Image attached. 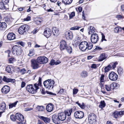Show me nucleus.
Returning <instances> with one entry per match:
<instances>
[{"label": "nucleus", "instance_id": "nucleus-31", "mask_svg": "<svg viewBox=\"0 0 124 124\" xmlns=\"http://www.w3.org/2000/svg\"><path fill=\"white\" fill-rule=\"evenodd\" d=\"M0 27V29L2 30H4L7 27V25L6 24L5 22H2V24Z\"/></svg>", "mask_w": 124, "mask_h": 124}, {"label": "nucleus", "instance_id": "nucleus-59", "mask_svg": "<svg viewBox=\"0 0 124 124\" xmlns=\"http://www.w3.org/2000/svg\"><path fill=\"white\" fill-rule=\"evenodd\" d=\"M41 78L40 77H39V82L38 84V86H40L41 84Z\"/></svg>", "mask_w": 124, "mask_h": 124}, {"label": "nucleus", "instance_id": "nucleus-32", "mask_svg": "<svg viewBox=\"0 0 124 124\" xmlns=\"http://www.w3.org/2000/svg\"><path fill=\"white\" fill-rule=\"evenodd\" d=\"M36 108L39 111H43L45 110L44 107L42 106H38L36 107Z\"/></svg>", "mask_w": 124, "mask_h": 124}, {"label": "nucleus", "instance_id": "nucleus-21", "mask_svg": "<svg viewBox=\"0 0 124 124\" xmlns=\"http://www.w3.org/2000/svg\"><path fill=\"white\" fill-rule=\"evenodd\" d=\"M53 107V105L52 104H49L47 105L46 109L48 112H51L52 110Z\"/></svg>", "mask_w": 124, "mask_h": 124}, {"label": "nucleus", "instance_id": "nucleus-26", "mask_svg": "<svg viewBox=\"0 0 124 124\" xmlns=\"http://www.w3.org/2000/svg\"><path fill=\"white\" fill-rule=\"evenodd\" d=\"M106 56L104 53L101 54L100 56L99 60V61H102L106 59Z\"/></svg>", "mask_w": 124, "mask_h": 124}, {"label": "nucleus", "instance_id": "nucleus-6", "mask_svg": "<svg viewBox=\"0 0 124 124\" xmlns=\"http://www.w3.org/2000/svg\"><path fill=\"white\" fill-rule=\"evenodd\" d=\"M31 62V67L33 69H36L39 67V64L37 60L32 59Z\"/></svg>", "mask_w": 124, "mask_h": 124}, {"label": "nucleus", "instance_id": "nucleus-30", "mask_svg": "<svg viewBox=\"0 0 124 124\" xmlns=\"http://www.w3.org/2000/svg\"><path fill=\"white\" fill-rule=\"evenodd\" d=\"M112 67L111 64L108 65L104 69L105 72L106 73L108 72L111 68Z\"/></svg>", "mask_w": 124, "mask_h": 124}, {"label": "nucleus", "instance_id": "nucleus-2", "mask_svg": "<svg viewBox=\"0 0 124 124\" xmlns=\"http://www.w3.org/2000/svg\"><path fill=\"white\" fill-rule=\"evenodd\" d=\"M39 88L38 85L37 84H35L34 86L32 85H28L26 87V90L32 94L36 93Z\"/></svg>", "mask_w": 124, "mask_h": 124}, {"label": "nucleus", "instance_id": "nucleus-24", "mask_svg": "<svg viewBox=\"0 0 124 124\" xmlns=\"http://www.w3.org/2000/svg\"><path fill=\"white\" fill-rule=\"evenodd\" d=\"M66 35L67 37L70 39H72L73 37L72 33L70 31L66 32Z\"/></svg>", "mask_w": 124, "mask_h": 124}, {"label": "nucleus", "instance_id": "nucleus-8", "mask_svg": "<svg viewBox=\"0 0 124 124\" xmlns=\"http://www.w3.org/2000/svg\"><path fill=\"white\" fill-rule=\"evenodd\" d=\"M27 25H23L21 26L19 28L18 32L20 34H22L26 32L28 30Z\"/></svg>", "mask_w": 124, "mask_h": 124}, {"label": "nucleus", "instance_id": "nucleus-4", "mask_svg": "<svg viewBox=\"0 0 124 124\" xmlns=\"http://www.w3.org/2000/svg\"><path fill=\"white\" fill-rule=\"evenodd\" d=\"M54 81L51 79H48L44 82L43 84L45 87L47 89L52 88L54 86Z\"/></svg>", "mask_w": 124, "mask_h": 124}, {"label": "nucleus", "instance_id": "nucleus-35", "mask_svg": "<svg viewBox=\"0 0 124 124\" xmlns=\"http://www.w3.org/2000/svg\"><path fill=\"white\" fill-rule=\"evenodd\" d=\"M0 9H6V6L4 4V3L2 2H0Z\"/></svg>", "mask_w": 124, "mask_h": 124}, {"label": "nucleus", "instance_id": "nucleus-46", "mask_svg": "<svg viewBox=\"0 0 124 124\" xmlns=\"http://www.w3.org/2000/svg\"><path fill=\"white\" fill-rule=\"evenodd\" d=\"M104 75L103 74H102L100 78V81L101 82H103L105 81L104 79Z\"/></svg>", "mask_w": 124, "mask_h": 124}, {"label": "nucleus", "instance_id": "nucleus-7", "mask_svg": "<svg viewBox=\"0 0 124 124\" xmlns=\"http://www.w3.org/2000/svg\"><path fill=\"white\" fill-rule=\"evenodd\" d=\"M37 60L39 63L40 64L46 63L48 61V59L45 56L38 57Z\"/></svg>", "mask_w": 124, "mask_h": 124}, {"label": "nucleus", "instance_id": "nucleus-42", "mask_svg": "<svg viewBox=\"0 0 124 124\" xmlns=\"http://www.w3.org/2000/svg\"><path fill=\"white\" fill-rule=\"evenodd\" d=\"M118 114V111H116L113 113V115L115 118H116L119 115Z\"/></svg>", "mask_w": 124, "mask_h": 124}, {"label": "nucleus", "instance_id": "nucleus-13", "mask_svg": "<svg viewBox=\"0 0 124 124\" xmlns=\"http://www.w3.org/2000/svg\"><path fill=\"white\" fill-rule=\"evenodd\" d=\"M52 31L51 30L48 28H46L45 29L44 31V35L47 38H49L51 35Z\"/></svg>", "mask_w": 124, "mask_h": 124}, {"label": "nucleus", "instance_id": "nucleus-5", "mask_svg": "<svg viewBox=\"0 0 124 124\" xmlns=\"http://www.w3.org/2000/svg\"><path fill=\"white\" fill-rule=\"evenodd\" d=\"M96 117L94 114H91L89 115L88 120L90 124H96Z\"/></svg>", "mask_w": 124, "mask_h": 124}, {"label": "nucleus", "instance_id": "nucleus-23", "mask_svg": "<svg viewBox=\"0 0 124 124\" xmlns=\"http://www.w3.org/2000/svg\"><path fill=\"white\" fill-rule=\"evenodd\" d=\"M39 117L45 123H49L50 122V119L47 117H46L41 116H39Z\"/></svg>", "mask_w": 124, "mask_h": 124}, {"label": "nucleus", "instance_id": "nucleus-33", "mask_svg": "<svg viewBox=\"0 0 124 124\" xmlns=\"http://www.w3.org/2000/svg\"><path fill=\"white\" fill-rule=\"evenodd\" d=\"M72 0H63L62 2L65 5H69L72 2Z\"/></svg>", "mask_w": 124, "mask_h": 124}, {"label": "nucleus", "instance_id": "nucleus-48", "mask_svg": "<svg viewBox=\"0 0 124 124\" xmlns=\"http://www.w3.org/2000/svg\"><path fill=\"white\" fill-rule=\"evenodd\" d=\"M26 72V70L24 68L20 70V72L22 74H24Z\"/></svg>", "mask_w": 124, "mask_h": 124}, {"label": "nucleus", "instance_id": "nucleus-55", "mask_svg": "<svg viewBox=\"0 0 124 124\" xmlns=\"http://www.w3.org/2000/svg\"><path fill=\"white\" fill-rule=\"evenodd\" d=\"M32 109V108H25L24 109L25 111H29L31 110Z\"/></svg>", "mask_w": 124, "mask_h": 124}, {"label": "nucleus", "instance_id": "nucleus-16", "mask_svg": "<svg viewBox=\"0 0 124 124\" xmlns=\"http://www.w3.org/2000/svg\"><path fill=\"white\" fill-rule=\"evenodd\" d=\"M58 115L60 121H64L66 118V114L64 112H62L59 113Z\"/></svg>", "mask_w": 124, "mask_h": 124}, {"label": "nucleus", "instance_id": "nucleus-29", "mask_svg": "<svg viewBox=\"0 0 124 124\" xmlns=\"http://www.w3.org/2000/svg\"><path fill=\"white\" fill-rule=\"evenodd\" d=\"M111 87H112V89L115 88L117 89L119 87V85L117 83H114L111 84Z\"/></svg>", "mask_w": 124, "mask_h": 124}, {"label": "nucleus", "instance_id": "nucleus-61", "mask_svg": "<svg viewBox=\"0 0 124 124\" xmlns=\"http://www.w3.org/2000/svg\"><path fill=\"white\" fill-rule=\"evenodd\" d=\"M95 49L96 50H97L100 51L102 49L99 46H96Z\"/></svg>", "mask_w": 124, "mask_h": 124}, {"label": "nucleus", "instance_id": "nucleus-20", "mask_svg": "<svg viewBox=\"0 0 124 124\" xmlns=\"http://www.w3.org/2000/svg\"><path fill=\"white\" fill-rule=\"evenodd\" d=\"M3 80L6 82L8 83L11 82L13 83L15 81V79L10 78L4 76L3 78Z\"/></svg>", "mask_w": 124, "mask_h": 124}, {"label": "nucleus", "instance_id": "nucleus-58", "mask_svg": "<svg viewBox=\"0 0 124 124\" xmlns=\"http://www.w3.org/2000/svg\"><path fill=\"white\" fill-rule=\"evenodd\" d=\"M91 67L92 68L95 69L97 67L96 65L95 64H93L92 65Z\"/></svg>", "mask_w": 124, "mask_h": 124}, {"label": "nucleus", "instance_id": "nucleus-37", "mask_svg": "<svg viewBox=\"0 0 124 124\" xmlns=\"http://www.w3.org/2000/svg\"><path fill=\"white\" fill-rule=\"evenodd\" d=\"M18 102V101H16L14 103L9 104V108H12L13 107H15Z\"/></svg>", "mask_w": 124, "mask_h": 124}, {"label": "nucleus", "instance_id": "nucleus-43", "mask_svg": "<svg viewBox=\"0 0 124 124\" xmlns=\"http://www.w3.org/2000/svg\"><path fill=\"white\" fill-rule=\"evenodd\" d=\"M80 28L81 27H80L76 26L71 28L70 29V30H79Z\"/></svg>", "mask_w": 124, "mask_h": 124}, {"label": "nucleus", "instance_id": "nucleus-9", "mask_svg": "<svg viewBox=\"0 0 124 124\" xmlns=\"http://www.w3.org/2000/svg\"><path fill=\"white\" fill-rule=\"evenodd\" d=\"M99 37L97 34L96 33H93L91 37V40L92 42L94 43H96L98 40Z\"/></svg>", "mask_w": 124, "mask_h": 124}, {"label": "nucleus", "instance_id": "nucleus-52", "mask_svg": "<svg viewBox=\"0 0 124 124\" xmlns=\"http://www.w3.org/2000/svg\"><path fill=\"white\" fill-rule=\"evenodd\" d=\"M118 113H119V115L120 116L124 114V111H121L119 112L118 111Z\"/></svg>", "mask_w": 124, "mask_h": 124}, {"label": "nucleus", "instance_id": "nucleus-49", "mask_svg": "<svg viewBox=\"0 0 124 124\" xmlns=\"http://www.w3.org/2000/svg\"><path fill=\"white\" fill-rule=\"evenodd\" d=\"M10 118L11 120L13 121H15L16 119L15 116L14 115H12L10 116Z\"/></svg>", "mask_w": 124, "mask_h": 124}, {"label": "nucleus", "instance_id": "nucleus-39", "mask_svg": "<svg viewBox=\"0 0 124 124\" xmlns=\"http://www.w3.org/2000/svg\"><path fill=\"white\" fill-rule=\"evenodd\" d=\"M117 72L119 74L122 75L123 73V69L121 67H119L118 68Z\"/></svg>", "mask_w": 124, "mask_h": 124}, {"label": "nucleus", "instance_id": "nucleus-12", "mask_svg": "<svg viewBox=\"0 0 124 124\" xmlns=\"http://www.w3.org/2000/svg\"><path fill=\"white\" fill-rule=\"evenodd\" d=\"M52 118L53 122L55 124H59L60 123V121L58 115H54L52 117Z\"/></svg>", "mask_w": 124, "mask_h": 124}, {"label": "nucleus", "instance_id": "nucleus-3", "mask_svg": "<svg viewBox=\"0 0 124 124\" xmlns=\"http://www.w3.org/2000/svg\"><path fill=\"white\" fill-rule=\"evenodd\" d=\"M12 51L14 54L19 55L22 54L23 50L20 46L16 45L12 48Z\"/></svg>", "mask_w": 124, "mask_h": 124}, {"label": "nucleus", "instance_id": "nucleus-11", "mask_svg": "<svg viewBox=\"0 0 124 124\" xmlns=\"http://www.w3.org/2000/svg\"><path fill=\"white\" fill-rule=\"evenodd\" d=\"M84 115V113L80 111H77L74 113V116L77 118H82L83 117Z\"/></svg>", "mask_w": 124, "mask_h": 124}, {"label": "nucleus", "instance_id": "nucleus-62", "mask_svg": "<svg viewBox=\"0 0 124 124\" xmlns=\"http://www.w3.org/2000/svg\"><path fill=\"white\" fill-rule=\"evenodd\" d=\"M61 63V62L59 60H57L55 62V65H57L60 63Z\"/></svg>", "mask_w": 124, "mask_h": 124}, {"label": "nucleus", "instance_id": "nucleus-14", "mask_svg": "<svg viewBox=\"0 0 124 124\" xmlns=\"http://www.w3.org/2000/svg\"><path fill=\"white\" fill-rule=\"evenodd\" d=\"M10 90V87L7 85H5L2 87L1 91L3 93L6 94L9 92Z\"/></svg>", "mask_w": 124, "mask_h": 124}, {"label": "nucleus", "instance_id": "nucleus-51", "mask_svg": "<svg viewBox=\"0 0 124 124\" xmlns=\"http://www.w3.org/2000/svg\"><path fill=\"white\" fill-rule=\"evenodd\" d=\"M102 35V39L101 41H103V40L106 41V40L105 39V36L104 35L103 33H102L101 34Z\"/></svg>", "mask_w": 124, "mask_h": 124}, {"label": "nucleus", "instance_id": "nucleus-34", "mask_svg": "<svg viewBox=\"0 0 124 124\" xmlns=\"http://www.w3.org/2000/svg\"><path fill=\"white\" fill-rule=\"evenodd\" d=\"M105 106V103L104 101H101L99 107L102 108Z\"/></svg>", "mask_w": 124, "mask_h": 124}, {"label": "nucleus", "instance_id": "nucleus-22", "mask_svg": "<svg viewBox=\"0 0 124 124\" xmlns=\"http://www.w3.org/2000/svg\"><path fill=\"white\" fill-rule=\"evenodd\" d=\"M88 30L89 31L88 33L89 34H91L94 33L95 29L93 26H90L88 28Z\"/></svg>", "mask_w": 124, "mask_h": 124}, {"label": "nucleus", "instance_id": "nucleus-44", "mask_svg": "<svg viewBox=\"0 0 124 124\" xmlns=\"http://www.w3.org/2000/svg\"><path fill=\"white\" fill-rule=\"evenodd\" d=\"M118 64V62H112L111 63V65L112 66V67L113 69H114L116 67V65Z\"/></svg>", "mask_w": 124, "mask_h": 124}, {"label": "nucleus", "instance_id": "nucleus-41", "mask_svg": "<svg viewBox=\"0 0 124 124\" xmlns=\"http://www.w3.org/2000/svg\"><path fill=\"white\" fill-rule=\"evenodd\" d=\"M72 112V109H71L67 110L65 113L66 114V115H67L68 116H69L70 115Z\"/></svg>", "mask_w": 124, "mask_h": 124}, {"label": "nucleus", "instance_id": "nucleus-60", "mask_svg": "<svg viewBox=\"0 0 124 124\" xmlns=\"http://www.w3.org/2000/svg\"><path fill=\"white\" fill-rule=\"evenodd\" d=\"M25 83L23 82H22L21 84V87L22 88H23L25 86Z\"/></svg>", "mask_w": 124, "mask_h": 124}, {"label": "nucleus", "instance_id": "nucleus-63", "mask_svg": "<svg viewBox=\"0 0 124 124\" xmlns=\"http://www.w3.org/2000/svg\"><path fill=\"white\" fill-rule=\"evenodd\" d=\"M9 0H2V2H5V3H7L9 2Z\"/></svg>", "mask_w": 124, "mask_h": 124}, {"label": "nucleus", "instance_id": "nucleus-56", "mask_svg": "<svg viewBox=\"0 0 124 124\" xmlns=\"http://www.w3.org/2000/svg\"><path fill=\"white\" fill-rule=\"evenodd\" d=\"M38 31V29H35L34 30L32 31V32L33 34H36Z\"/></svg>", "mask_w": 124, "mask_h": 124}, {"label": "nucleus", "instance_id": "nucleus-45", "mask_svg": "<svg viewBox=\"0 0 124 124\" xmlns=\"http://www.w3.org/2000/svg\"><path fill=\"white\" fill-rule=\"evenodd\" d=\"M66 49L68 52L69 54L71 53L72 52V49L71 47L67 46Z\"/></svg>", "mask_w": 124, "mask_h": 124}, {"label": "nucleus", "instance_id": "nucleus-27", "mask_svg": "<svg viewBox=\"0 0 124 124\" xmlns=\"http://www.w3.org/2000/svg\"><path fill=\"white\" fill-rule=\"evenodd\" d=\"M6 108V105L4 103H2L0 105V109L3 111H5Z\"/></svg>", "mask_w": 124, "mask_h": 124}, {"label": "nucleus", "instance_id": "nucleus-54", "mask_svg": "<svg viewBox=\"0 0 124 124\" xmlns=\"http://www.w3.org/2000/svg\"><path fill=\"white\" fill-rule=\"evenodd\" d=\"M20 122H18L17 123L18 124H26L25 121H20Z\"/></svg>", "mask_w": 124, "mask_h": 124}, {"label": "nucleus", "instance_id": "nucleus-47", "mask_svg": "<svg viewBox=\"0 0 124 124\" xmlns=\"http://www.w3.org/2000/svg\"><path fill=\"white\" fill-rule=\"evenodd\" d=\"M78 91V89H77L74 88L73 89V94H75L77 93Z\"/></svg>", "mask_w": 124, "mask_h": 124}, {"label": "nucleus", "instance_id": "nucleus-28", "mask_svg": "<svg viewBox=\"0 0 124 124\" xmlns=\"http://www.w3.org/2000/svg\"><path fill=\"white\" fill-rule=\"evenodd\" d=\"M80 75L82 78H85L87 76L88 73L86 71H83L81 73Z\"/></svg>", "mask_w": 124, "mask_h": 124}, {"label": "nucleus", "instance_id": "nucleus-19", "mask_svg": "<svg viewBox=\"0 0 124 124\" xmlns=\"http://www.w3.org/2000/svg\"><path fill=\"white\" fill-rule=\"evenodd\" d=\"M7 37L8 40H12L15 39V35L12 33H9L7 35Z\"/></svg>", "mask_w": 124, "mask_h": 124}, {"label": "nucleus", "instance_id": "nucleus-40", "mask_svg": "<svg viewBox=\"0 0 124 124\" xmlns=\"http://www.w3.org/2000/svg\"><path fill=\"white\" fill-rule=\"evenodd\" d=\"M121 30V29L120 27L118 26L116 27L114 30V31L115 33H117Z\"/></svg>", "mask_w": 124, "mask_h": 124}, {"label": "nucleus", "instance_id": "nucleus-10", "mask_svg": "<svg viewBox=\"0 0 124 124\" xmlns=\"http://www.w3.org/2000/svg\"><path fill=\"white\" fill-rule=\"evenodd\" d=\"M108 77L110 80L112 81H115L117 79L118 76L115 72H111L109 73Z\"/></svg>", "mask_w": 124, "mask_h": 124}, {"label": "nucleus", "instance_id": "nucleus-57", "mask_svg": "<svg viewBox=\"0 0 124 124\" xmlns=\"http://www.w3.org/2000/svg\"><path fill=\"white\" fill-rule=\"evenodd\" d=\"M31 17L30 16H28L26 18L24 19L25 21H28L30 20Z\"/></svg>", "mask_w": 124, "mask_h": 124}, {"label": "nucleus", "instance_id": "nucleus-15", "mask_svg": "<svg viewBox=\"0 0 124 124\" xmlns=\"http://www.w3.org/2000/svg\"><path fill=\"white\" fill-rule=\"evenodd\" d=\"M15 117L16 119L20 121H23L24 120L23 116L21 114L17 113L16 114Z\"/></svg>", "mask_w": 124, "mask_h": 124}, {"label": "nucleus", "instance_id": "nucleus-38", "mask_svg": "<svg viewBox=\"0 0 124 124\" xmlns=\"http://www.w3.org/2000/svg\"><path fill=\"white\" fill-rule=\"evenodd\" d=\"M105 88L106 90L108 91H110L111 89H112L111 84L110 85H105Z\"/></svg>", "mask_w": 124, "mask_h": 124}, {"label": "nucleus", "instance_id": "nucleus-1", "mask_svg": "<svg viewBox=\"0 0 124 124\" xmlns=\"http://www.w3.org/2000/svg\"><path fill=\"white\" fill-rule=\"evenodd\" d=\"M93 47V45L92 43H88L86 41L82 42L80 44L79 48L82 51H84L87 49L88 50H91Z\"/></svg>", "mask_w": 124, "mask_h": 124}, {"label": "nucleus", "instance_id": "nucleus-50", "mask_svg": "<svg viewBox=\"0 0 124 124\" xmlns=\"http://www.w3.org/2000/svg\"><path fill=\"white\" fill-rule=\"evenodd\" d=\"M55 60L53 59L51 61L49 64L50 65H55Z\"/></svg>", "mask_w": 124, "mask_h": 124}, {"label": "nucleus", "instance_id": "nucleus-53", "mask_svg": "<svg viewBox=\"0 0 124 124\" xmlns=\"http://www.w3.org/2000/svg\"><path fill=\"white\" fill-rule=\"evenodd\" d=\"M75 15V13L74 12H72L71 14L69 16V17L70 18H71L73 17H74Z\"/></svg>", "mask_w": 124, "mask_h": 124}, {"label": "nucleus", "instance_id": "nucleus-25", "mask_svg": "<svg viewBox=\"0 0 124 124\" xmlns=\"http://www.w3.org/2000/svg\"><path fill=\"white\" fill-rule=\"evenodd\" d=\"M6 70L8 73H12L13 70V68L11 65L7 66L6 69Z\"/></svg>", "mask_w": 124, "mask_h": 124}, {"label": "nucleus", "instance_id": "nucleus-64", "mask_svg": "<svg viewBox=\"0 0 124 124\" xmlns=\"http://www.w3.org/2000/svg\"><path fill=\"white\" fill-rule=\"evenodd\" d=\"M14 59V58H10L9 60V62L10 63H12Z\"/></svg>", "mask_w": 124, "mask_h": 124}, {"label": "nucleus", "instance_id": "nucleus-17", "mask_svg": "<svg viewBox=\"0 0 124 124\" xmlns=\"http://www.w3.org/2000/svg\"><path fill=\"white\" fill-rule=\"evenodd\" d=\"M60 49L61 50L66 49L67 47L66 43L64 40H62L60 42Z\"/></svg>", "mask_w": 124, "mask_h": 124}, {"label": "nucleus", "instance_id": "nucleus-36", "mask_svg": "<svg viewBox=\"0 0 124 124\" xmlns=\"http://www.w3.org/2000/svg\"><path fill=\"white\" fill-rule=\"evenodd\" d=\"M35 54V51L33 49H32L30 50L29 53L28 55L30 56H31L34 55Z\"/></svg>", "mask_w": 124, "mask_h": 124}, {"label": "nucleus", "instance_id": "nucleus-18", "mask_svg": "<svg viewBox=\"0 0 124 124\" xmlns=\"http://www.w3.org/2000/svg\"><path fill=\"white\" fill-rule=\"evenodd\" d=\"M52 32L54 35L56 36H58L60 33L59 29L55 27L52 28Z\"/></svg>", "mask_w": 124, "mask_h": 124}]
</instances>
